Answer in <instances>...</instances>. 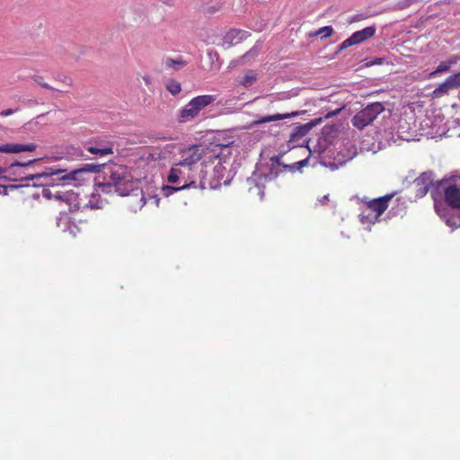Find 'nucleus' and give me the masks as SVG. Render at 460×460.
Listing matches in <instances>:
<instances>
[{
  "mask_svg": "<svg viewBox=\"0 0 460 460\" xmlns=\"http://www.w3.org/2000/svg\"><path fill=\"white\" fill-rule=\"evenodd\" d=\"M232 148L228 145L190 146L178 147L175 163L192 167L199 172L200 168L208 171L209 187L217 188L221 183L229 184L231 173Z\"/></svg>",
  "mask_w": 460,
  "mask_h": 460,
  "instance_id": "obj_1",
  "label": "nucleus"
},
{
  "mask_svg": "<svg viewBox=\"0 0 460 460\" xmlns=\"http://www.w3.org/2000/svg\"><path fill=\"white\" fill-rule=\"evenodd\" d=\"M100 192L117 193L119 196H129L136 199L138 203L131 206L134 212L141 209L148 201L154 202L155 206L159 204L157 196H149L146 198L143 190L139 189V181L134 177L132 172L126 166L114 165L110 168L109 172L105 173L102 181L95 183L94 191L91 194L88 202L83 207H88L92 209L102 208L105 201L100 199ZM80 201H82V198ZM80 208L82 207V202Z\"/></svg>",
  "mask_w": 460,
  "mask_h": 460,
  "instance_id": "obj_2",
  "label": "nucleus"
},
{
  "mask_svg": "<svg viewBox=\"0 0 460 460\" xmlns=\"http://www.w3.org/2000/svg\"><path fill=\"white\" fill-rule=\"evenodd\" d=\"M94 168L93 165H87L85 168L75 169L68 173H65L66 170L49 168L42 173L30 174L24 180L32 181L34 186L47 185L41 191L45 199L64 201L71 208L79 209L81 206L79 193L68 187L72 181L83 180V176Z\"/></svg>",
  "mask_w": 460,
  "mask_h": 460,
  "instance_id": "obj_3",
  "label": "nucleus"
},
{
  "mask_svg": "<svg viewBox=\"0 0 460 460\" xmlns=\"http://www.w3.org/2000/svg\"><path fill=\"white\" fill-rule=\"evenodd\" d=\"M283 153L270 158L267 164L258 166L252 175L247 179L249 190L256 193L262 199L264 195V184L267 181L275 180L281 172L289 171L295 172L300 171L308 164V158L303 159L291 164H283L280 160Z\"/></svg>",
  "mask_w": 460,
  "mask_h": 460,
  "instance_id": "obj_4",
  "label": "nucleus"
},
{
  "mask_svg": "<svg viewBox=\"0 0 460 460\" xmlns=\"http://www.w3.org/2000/svg\"><path fill=\"white\" fill-rule=\"evenodd\" d=\"M167 181L172 186L163 187L162 191L165 197L190 188L204 190L207 183L209 184V175L206 169L200 168L199 172H196L192 167L174 163L168 173Z\"/></svg>",
  "mask_w": 460,
  "mask_h": 460,
  "instance_id": "obj_5",
  "label": "nucleus"
},
{
  "mask_svg": "<svg viewBox=\"0 0 460 460\" xmlns=\"http://www.w3.org/2000/svg\"><path fill=\"white\" fill-rule=\"evenodd\" d=\"M444 192L446 202L435 201V210L447 226L460 227V177L451 180Z\"/></svg>",
  "mask_w": 460,
  "mask_h": 460,
  "instance_id": "obj_6",
  "label": "nucleus"
},
{
  "mask_svg": "<svg viewBox=\"0 0 460 460\" xmlns=\"http://www.w3.org/2000/svg\"><path fill=\"white\" fill-rule=\"evenodd\" d=\"M392 195H385L366 202L360 210L359 221L367 231L371 230V226L378 221L381 215L388 208Z\"/></svg>",
  "mask_w": 460,
  "mask_h": 460,
  "instance_id": "obj_7",
  "label": "nucleus"
},
{
  "mask_svg": "<svg viewBox=\"0 0 460 460\" xmlns=\"http://www.w3.org/2000/svg\"><path fill=\"white\" fill-rule=\"evenodd\" d=\"M385 110L381 102H373L356 113L352 118L354 127L362 129L371 124Z\"/></svg>",
  "mask_w": 460,
  "mask_h": 460,
  "instance_id": "obj_8",
  "label": "nucleus"
},
{
  "mask_svg": "<svg viewBox=\"0 0 460 460\" xmlns=\"http://www.w3.org/2000/svg\"><path fill=\"white\" fill-rule=\"evenodd\" d=\"M376 33L375 26H368L364 28L363 30L358 31L354 32L349 38L345 40L339 47L340 50L345 49L350 46H354L359 44L370 38H372Z\"/></svg>",
  "mask_w": 460,
  "mask_h": 460,
  "instance_id": "obj_9",
  "label": "nucleus"
},
{
  "mask_svg": "<svg viewBox=\"0 0 460 460\" xmlns=\"http://www.w3.org/2000/svg\"><path fill=\"white\" fill-rule=\"evenodd\" d=\"M85 149L92 155L104 157L113 155V145L106 139H96L85 146Z\"/></svg>",
  "mask_w": 460,
  "mask_h": 460,
  "instance_id": "obj_10",
  "label": "nucleus"
},
{
  "mask_svg": "<svg viewBox=\"0 0 460 460\" xmlns=\"http://www.w3.org/2000/svg\"><path fill=\"white\" fill-rule=\"evenodd\" d=\"M433 181V173L430 172H423L417 179H415L413 181V187L416 191V197H424L428 193L429 188L432 186Z\"/></svg>",
  "mask_w": 460,
  "mask_h": 460,
  "instance_id": "obj_11",
  "label": "nucleus"
},
{
  "mask_svg": "<svg viewBox=\"0 0 460 460\" xmlns=\"http://www.w3.org/2000/svg\"><path fill=\"white\" fill-rule=\"evenodd\" d=\"M458 87H460V72L448 76L433 91V95L435 97H441Z\"/></svg>",
  "mask_w": 460,
  "mask_h": 460,
  "instance_id": "obj_12",
  "label": "nucleus"
},
{
  "mask_svg": "<svg viewBox=\"0 0 460 460\" xmlns=\"http://www.w3.org/2000/svg\"><path fill=\"white\" fill-rule=\"evenodd\" d=\"M246 31L232 29L222 39V46L228 49L233 45L238 44L248 37Z\"/></svg>",
  "mask_w": 460,
  "mask_h": 460,
  "instance_id": "obj_13",
  "label": "nucleus"
},
{
  "mask_svg": "<svg viewBox=\"0 0 460 460\" xmlns=\"http://www.w3.org/2000/svg\"><path fill=\"white\" fill-rule=\"evenodd\" d=\"M37 146L33 143L18 144L7 143L0 145V153L4 154H19L22 152H33Z\"/></svg>",
  "mask_w": 460,
  "mask_h": 460,
  "instance_id": "obj_14",
  "label": "nucleus"
},
{
  "mask_svg": "<svg viewBox=\"0 0 460 460\" xmlns=\"http://www.w3.org/2000/svg\"><path fill=\"white\" fill-rule=\"evenodd\" d=\"M57 226L64 233H68L72 236H75L78 233V228L73 223L66 212H61L57 217Z\"/></svg>",
  "mask_w": 460,
  "mask_h": 460,
  "instance_id": "obj_15",
  "label": "nucleus"
},
{
  "mask_svg": "<svg viewBox=\"0 0 460 460\" xmlns=\"http://www.w3.org/2000/svg\"><path fill=\"white\" fill-rule=\"evenodd\" d=\"M357 155V147L353 143L347 142L340 147V151L337 154L336 160L340 164H345L352 160Z\"/></svg>",
  "mask_w": 460,
  "mask_h": 460,
  "instance_id": "obj_16",
  "label": "nucleus"
},
{
  "mask_svg": "<svg viewBox=\"0 0 460 460\" xmlns=\"http://www.w3.org/2000/svg\"><path fill=\"white\" fill-rule=\"evenodd\" d=\"M199 116L198 112L189 102L184 107H182L177 115V120L180 123H187L192 121Z\"/></svg>",
  "mask_w": 460,
  "mask_h": 460,
  "instance_id": "obj_17",
  "label": "nucleus"
},
{
  "mask_svg": "<svg viewBox=\"0 0 460 460\" xmlns=\"http://www.w3.org/2000/svg\"><path fill=\"white\" fill-rule=\"evenodd\" d=\"M216 99L217 97L215 95L205 94L192 98L190 101V102L192 104V106L199 115L200 111L208 105H210L212 102H214Z\"/></svg>",
  "mask_w": 460,
  "mask_h": 460,
  "instance_id": "obj_18",
  "label": "nucleus"
},
{
  "mask_svg": "<svg viewBox=\"0 0 460 460\" xmlns=\"http://www.w3.org/2000/svg\"><path fill=\"white\" fill-rule=\"evenodd\" d=\"M294 116H296L295 112H292V113H277V114H274V115L261 117L257 120H255L253 122V124L254 125H259V124H262V123H268V122L281 120V119H289V118H292Z\"/></svg>",
  "mask_w": 460,
  "mask_h": 460,
  "instance_id": "obj_19",
  "label": "nucleus"
},
{
  "mask_svg": "<svg viewBox=\"0 0 460 460\" xmlns=\"http://www.w3.org/2000/svg\"><path fill=\"white\" fill-rule=\"evenodd\" d=\"M236 81L238 84L248 88L257 81V74L253 70H248L243 75L239 76Z\"/></svg>",
  "mask_w": 460,
  "mask_h": 460,
  "instance_id": "obj_20",
  "label": "nucleus"
},
{
  "mask_svg": "<svg viewBox=\"0 0 460 460\" xmlns=\"http://www.w3.org/2000/svg\"><path fill=\"white\" fill-rule=\"evenodd\" d=\"M308 130L309 128L307 126L296 127L288 141L289 148H293L295 146L293 145V142H295L298 137H305L307 134Z\"/></svg>",
  "mask_w": 460,
  "mask_h": 460,
  "instance_id": "obj_21",
  "label": "nucleus"
},
{
  "mask_svg": "<svg viewBox=\"0 0 460 460\" xmlns=\"http://www.w3.org/2000/svg\"><path fill=\"white\" fill-rule=\"evenodd\" d=\"M450 64L447 61L441 62L437 68L429 74V78H435L438 74L445 73L450 70Z\"/></svg>",
  "mask_w": 460,
  "mask_h": 460,
  "instance_id": "obj_22",
  "label": "nucleus"
},
{
  "mask_svg": "<svg viewBox=\"0 0 460 460\" xmlns=\"http://www.w3.org/2000/svg\"><path fill=\"white\" fill-rule=\"evenodd\" d=\"M332 32L333 29L332 26H324L311 33L310 36H320L322 39H324L330 37Z\"/></svg>",
  "mask_w": 460,
  "mask_h": 460,
  "instance_id": "obj_23",
  "label": "nucleus"
},
{
  "mask_svg": "<svg viewBox=\"0 0 460 460\" xmlns=\"http://www.w3.org/2000/svg\"><path fill=\"white\" fill-rule=\"evenodd\" d=\"M164 63L165 67L172 68L174 70H179L180 68H181L184 66V63L181 58H179V59L166 58Z\"/></svg>",
  "mask_w": 460,
  "mask_h": 460,
  "instance_id": "obj_24",
  "label": "nucleus"
},
{
  "mask_svg": "<svg viewBox=\"0 0 460 460\" xmlns=\"http://www.w3.org/2000/svg\"><path fill=\"white\" fill-rule=\"evenodd\" d=\"M166 89L172 94L176 95L181 91V86L179 82L170 80L166 84Z\"/></svg>",
  "mask_w": 460,
  "mask_h": 460,
  "instance_id": "obj_25",
  "label": "nucleus"
},
{
  "mask_svg": "<svg viewBox=\"0 0 460 460\" xmlns=\"http://www.w3.org/2000/svg\"><path fill=\"white\" fill-rule=\"evenodd\" d=\"M416 0H401L397 4V9H405L409 7L411 4H412Z\"/></svg>",
  "mask_w": 460,
  "mask_h": 460,
  "instance_id": "obj_26",
  "label": "nucleus"
},
{
  "mask_svg": "<svg viewBox=\"0 0 460 460\" xmlns=\"http://www.w3.org/2000/svg\"><path fill=\"white\" fill-rule=\"evenodd\" d=\"M385 134L386 136L387 145L396 144L398 138L394 137L393 131H385Z\"/></svg>",
  "mask_w": 460,
  "mask_h": 460,
  "instance_id": "obj_27",
  "label": "nucleus"
},
{
  "mask_svg": "<svg viewBox=\"0 0 460 460\" xmlns=\"http://www.w3.org/2000/svg\"><path fill=\"white\" fill-rule=\"evenodd\" d=\"M34 81L39 84L40 86H42L43 88H46V89H53L49 84L44 83L41 81V78L40 76H37Z\"/></svg>",
  "mask_w": 460,
  "mask_h": 460,
  "instance_id": "obj_28",
  "label": "nucleus"
},
{
  "mask_svg": "<svg viewBox=\"0 0 460 460\" xmlns=\"http://www.w3.org/2000/svg\"><path fill=\"white\" fill-rule=\"evenodd\" d=\"M14 112H15V110H13V109H6V110L2 111L0 112V115H1V116H4V117H6V116L13 115Z\"/></svg>",
  "mask_w": 460,
  "mask_h": 460,
  "instance_id": "obj_29",
  "label": "nucleus"
},
{
  "mask_svg": "<svg viewBox=\"0 0 460 460\" xmlns=\"http://www.w3.org/2000/svg\"><path fill=\"white\" fill-rule=\"evenodd\" d=\"M33 162H34V160L33 161H30L28 163H25V164L16 162V163H13V164H11V168H13V167H16V166L23 167V166H26V165L33 164Z\"/></svg>",
  "mask_w": 460,
  "mask_h": 460,
  "instance_id": "obj_30",
  "label": "nucleus"
},
{
  "mask_svg": "<svg viewBox=\"0 0 460 460\" xmlns=\"http://www.w3.org/2000/svg\"><path fill=\"white\" fill-rule=\"evenodd\" d=\"M460 58L457 56L452 57L447 62L450 64V67L457 63Z\"/></svg>",
  "mask_w": 460,
  "mask_h": 460,
  "instance_id": "obj_31",
  "label": "nucleus"
},
{
  "mask_svg": "<svg viewBox=\"0 0 460 460\" xmlns=\"http://www.w3.org/2000/svg\"><path fill=\"white\" fill-rule=\"evenodd\" d=\"M383 61H384V58H376L373 61H370L367 65H369V66L381 65L383 63Z\"/></svg>",
  "mask_w": 460,
  "mask_h": 460,
  "instance_id": "obj_32",
  "label": "nucleus"
},
{
  "mask_svg": "<svg viewBox=\"0 0 460 460\" xmlns=\"http://www.w3.org/2000/svg\"><path fill=\"white\" fill-rule=\"evenodd\" d=\"M328 201H329V196H328V195H324V196H323L321 199H318V202H319L321 205H324V204H326Z\"/></svg>",
  "mask_w": 460,
  "mask_h": 460,
  "instance_id": "obj_33",
  "label": "nucleus"
},
{
  "mask_svg": "<svg viewBox=\"0 0 460 460\" xmlns=\"http://www.w3.org/2000/svg\"><path fill=\"white\" fill-rule=\"evenodd\" d=\"M256 54H257V52H256L254 49H252V50H250L249 52H247V53H246L243 58H247V57L254 56V55H256Z\"/></svg>",
  "mask_w": 460,
  "mask_h": 460,
  "instance_id": "obj_34",
  "label": "nucleus"
},
{
  "mask_svg": "<svg viewBox=\"0 0 460 460\" xmlns=\"http://www.w3.org/2000/svg\"><path fill=\"white\" fill-rule=\"evenodd\" d=\"M173 148H174V146L172 145H166L164 147V151L171 152V150Z\"/></svg>",
  "mask_w": 460,
  "mask_h": 460,
  "instance_id": "obj_35",
  "label": "nucleus"
},
{
  "mask_svg": "<svg viewBox=\"0 0 460 460\" xmlns=\"http://www.w3.org/2000/svg\"><path fill=\"white\" fill-rule=\"evenodd\" d=\"M457 136V137H460V130H456L455 133L452 132L451 134H449L448 136L449 137H453V136Z\"/></svg>",
  "mask_w": 460,
  "mask_h": 460,
  "instance_id": "obj_36",
  "label": "nucleus"
},
{
  "mask_svg": "<svg viewBox=\"0 0 460 460\" xmlns=\"http://www.w3.org/2000/svg\"><path fill=\"white\" fill-rule=\"evenodd\" d=\"M64 82H65L66 84H71V83H72V79H71V78H69V77H66V78H65V81H64Z\"/></svg>",
  "mask_w": 460,
  "mask_h": 460,
  "instance_id": "obj_37",
  "label": "nucleus"
},
{
  "mask_svg": "<svg viewBox=\"0 0 460 460\" xmlns=\"http://www.w3.org/2000/svg\"><path fill=\"white\" fill-rule=\"evenodd\" d=\"M144 81L146 82V84H150V78L148 76H145Z\"/></svg>",
  "mask_w": 460,
  "mask_h": 460,
  "instance_id": "obj_38",
  "label": "nucleus"
},
{
  "mask_svg": "<svg viewBox=\"0 0 460 460\" xmlns=\"http://www.w3.org/2000/svg\"><path fill=\"white\" fill-rule=\"evenodd\" d=\"M6 172V170L3 167H0V176L4 173Z\"/></svg>",
  "mask_w": 460,
  "mask_h": 460,
  "instance_id": "obj_39",
  "label": "nucleus"
}]
</instances>
